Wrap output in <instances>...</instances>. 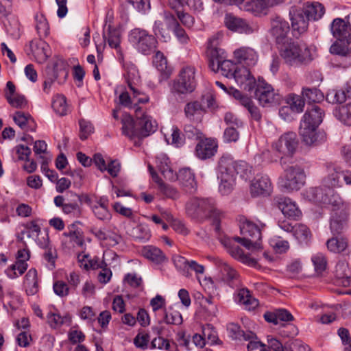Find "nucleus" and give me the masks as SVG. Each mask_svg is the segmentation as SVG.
Segmentation results:
<instances>
[{
	"instance_id": "f257e3e1",
	"label": "nucleus",
	"mask_w": 351,
	"mask_h": 351,
	"mask_svg": "<svg viewBox=\"0 0 351 351\" xmlns=\"http://www.w3.org/2000/svg\"><path fill=\"white\" fill-rule=\"evenodd\" d=\"M252 167L246 162L235 161L230 156H223L218 163V176L220 180L219 191L223 195L230 194L236 184L237 176L244 180L250 179Z\"/></svg>"
},
{
	"instance_id": "f03ea898",
	"label": "nucleus",
	"mask_w": 351,
	"mask_h": 351,
	"mask_svg": "<svg viewBox=\"0 0 351 351\" xmlns=\"http://www.w3.org/2000/svg\"><path fill=\"white\" fill-rule=\"evenodd\" d=\"M125 80L128 89L122 90L119 96V104L131 106L132 103H148L149 97L141 89V79L137 67L132 63L125 65Z\"/></svg>"
},
{
	"instance_id": "7ed1b4c3",
	"label": "nucleus",
	"mask_w": 351,
	"mask_h": 351,
	"mask_svg": "<svg viewBox=\"0 0 351 351\" xmlns=\"http://www.w3.org/2000/svg\"><path fill=\"white\" fill-rule=\"evenodd\" d=\"M278 49L282 59L290 66L306 64L313 59L311 49L304 43L287 41L278 46Z\"/></svg>"
},
{
	"instance_id": "20e7f679",
	"label": "nucleus",
	"mask_w": 351,
	"mask_h": 351,
	"mask_svg": "<svg viewBox=\"0 0 351 351\" xmlns=\"http://www.w3.org/2000/svg\"><path fill=\"white\" fill-rule=\"evenodd\" d=\"M186 210L189 215L195 218H213L215 223V230L219 229V223L221 213L215 207L213 199L192 198L186 203Z\"/></svg>"
},
{
	"instance_id": "39448f33",
	"label": "nucleus",
	"mask_w": 351,
	"mask_h": 351,
	"mask_svg": "<svg viewBox=\"0 0 351 351\" xmlns=\"http://www.w3.org/2000/svg\"><path fill=\"white\" fill-rule=\"evenodd\" d=\"M317 202L326 205L330 209V216L349 219L350 204L343 200L334 190H317Z\"/></svg>"
},
{
	"instance_id": "423d86ee",
	"label": "nucleus",
	"mask_w": 351,
	"mask_h": 351,
	"mask_svg": "<svg viewBox=\"0 0 351 351\" xmlns=\"http://www.w3.org/2000/svg\"><path fill=\"white\" fill-rule=\"evenodd\" d=\"M306 174L302 167L292 165L286 168L279 178V184L287 192L298 191L305 184Z\"/></svg>"
},
{
	"instance_id": "0eeeda50",
	"label": "nucleus",
	"mask_w": 351,
	"mask_h": 351,
	"mask_svg": "<svg viewBox=\"0 0 351 351\" xmlns=\"http://www.w3.org/2000/svg\"><path fill=\"white\" fill-rule=\"evenodd\" d=\"M240 231L243 237H236V239L241 245L248 250L259 249L261 247L258 241L261 239V229L258 225L246 219L241 222Z\"/></svg>"
},
{
	"instance_id": "6e6552de",
	"label": "nucleus",
	"mask_w": 351,
	"mask_h": 351,
	"mask_svg": "<svg viewBox=\"0 0 351 351\" xmlns=\"http://www.w3.org/2000/svg\"><path fill=\"white\" fill-rule=\"evenodd\" d=\"M195 86V69L186 66L180 71L178 79L173 82L171 90L173 94H187L193 92Z\"/></svg>"
},
{
	"instance_id": "1a4fd4ad",
	"label": "nucleus",
	"mask_w": 351,
	"mask_h": 351,
	"mask_svg": "<svg viewBox=\"0 0 351 351\" xmlns=\"http://www.w3.org/2000/svg\"><path fill=\"white\" fill-rule=\"evenodd\" d=\"M254 88L255 98L264 107L278 104L281 99L278 91L262 78L258 79Z\"/></svg>"
},
{
	"instance_id": "9d476101",
	"label": "nucleus",
	"mask_w": 351,
	"mask_h": 351,
	"mask_svg": "<svg viewBox=\"0 0 351 351\" xmlns=\"http://www.w3.org/2000/svg\"><path fill=\"white\" fill-rule=\"evenodd\" d=\"M129 39L136 48L144 54H149L156 47V39L146 30L136 28L131 31Z\"/></svg>"
},
{
	"instance_id": "9b49d317",
	"label": "nucleus",
	"mask_w": 351,
	"mask_h": 351,
	"mask_svg": "<svg viewBox=\"0 0 351 351\" xmlns=\"http://www.w3.org/2000/svg\"><path fill=\"white\" fill-rule=\"evenodd\" d=\"M140 103H132L131 106H125L134 110L139 128L140 138L147 137L155 132L157 128V123L153 118L147 114L143 109L138 106Z\"/></svg>"
},
{
	"instance_id": "f8f14e48",
	"label": "nucleus",
	"mask_w": 351,
	"mask_h": 351,
	"mask_svg": "<svg viewBox=\"0 0 351 351\" xmlns=\"http://www.w3.org/2000/svg\"><path fill=\"white\" fill-rule=\"evenodd\" d=\"M343 180L345 183L350 186L351 183V171H338L333 170L323 180L324 188L313 189L311 190L312 193L315 194V198L317 201V190H333L334 188L341 187Z\"/></svg>"
},
{
	"instance_id": "ddd939ff",
	"label": "nucleus",
	"mask_w": 351,
	"mask_h": 351,
	"mask_svg": "<svg viewBox=\"0 0 351 351\" xmlns=\"http://www.w3.org/2000/svg\"><path fill=\"white\" fill-rule=\"evenodd\" d=\"M237 243H240L238 240L236 239V237L232 238L224 237L221 239V243L231 256L248 265L255 266L257 263L256 261L250 257L247 254H245Z\"/></svg>"
},
{
	"instance_id": "4468645a",
	"label": "nucleus",
	"mask_w": 351,
	"mask_h": 351,
	"mask_svg": "<svg viewBox=\"0 0 351 351\" xmlns=\"http://www.w3.org/2000/svg\"><path fill=\"white\" fill-rule=\"evenodd\" d=\"M224 23L228 29L241 34H251L258 30V27L256 24L249 23L232 14H227L226 15Z\"/></svg>"
},
{
	"instance_id": "2eb2a0df",
	"label": "nucleus",
	"mask_w": 351,
	"mask_h": 351,
	"mask_svg": "<svg viewBox=\"0 0 351 351\" xmlns=\"http://www.w3.org/2000/svg\"><path fill=\"white\" fill-rule=\"evenodd\" d=\"M178 22L175 16L169 12L164 13L163 21H156L153 29L156 36H160L165 41L171 38L170 30H173L178 27Z\"/></svg>"
},
{
	"instance_id": "dca6fc26",
	"label": "nucleus",
	"mask_w": 351,
	"mask_h": 351,
	"mask_svg": "<svg viewBox=\"0 0 351 351\" xmlns=\"http://www.w3.org/2000/svg\"><path fill=\"white\" fill-rule=\"evenodd\" d=\"M298 145L297 136L294 132L282 134L274 144V149L279 153L289 156L294 153Z\"/></svg>"
},
{
	"instance_id": "f3484780",
	"label": "nucleus",
	"mask_w": 351,
	"mask_h": 351,
	"mask_svg": "<svg viewBox=\"0 0 351 351\" xmlns=\"http://www.w3.org/2000/svg\"><path fill=\"white\" fill-rule=\"evenodd\" d=\"M232 78L241 88L248 92L254 89L257 84V81L250 69L243 65H240L237 68V71H234V75Z\"/></svg>"
},
{
	"instance_id": "a211bd4d",
	"label": "nucleus",
	"mask_w": 351,
	"mask_h": 351,
	"mask_svg": "<svg viewBox=\"0 0 351 351\" xmlns=\"http://www.w3.org/2000/svg\"><path fill=\"white\" fill-rule=\"evenodd\" d=\"M292 30L295 36H300L306 32L308 21L302 10L291 7L289 10Z\"/></svg>"
},
{
	"instance_id": "6ab92c4d",
	"label": "nucleus",
	"mask_w": 351,
	"mask_h": 351,
	"mask_svg": "<svg viewBox=\"0 0 351 351\" xmlns=\"http://www.w3.org/2000/svg\"><path fill=\"white\" fill-rule=\"evenodd\" d=\"M272 184L268 176L258 174L252 180L250 193L253 197L265 196L271 193Z\"/></svg>"
},
{
	"instance_id": "aec40b11",
	"label": "nucleus",
	"mask_w": 351,
	"mask_h": 351,
	"mask_svg": "<svg viewBox=\"0 0 351 351\" xmlns=\"http://www.w3.org/2000/svg\"><path fill=\"white\" fill-rule=\"evenodd\" d=\"M317 128L306 126V123L300 124V134L302 142L308 146H317L325 141L324 134L317 132Z\"/></svg>"
},
{
	"instance_id": "412c9836",
	"label": "nucleus",
	"mask_w": 351,
	"mask_h": 351,
	"mask_svg": "<svg viewBox=\"0 0 351 351\" xmlns=\"http://www.w3.org/2000/svg\"><path fill=\"white\" fill-rule=\"evenodd\" d=\"M289 31V25L284 19L276 17L271 21V34L279 46L288 41L287 35Z\"/></svg>"
},
{
	"instance_id": "4be33fe9",
	"label": "nucleus",
	"mask_w": 351,
	"mask_h": 351,
	"mask_svg": "<svg viewBox=\"0 0 351 351\" xmlns=\"http://www.w3.org/2000/svg\"><path fill=\"white\" fill-rule=\"evenodd\" d=\"M86 202L90 204L92 211L98 219L109 221L111 219V213L108 208L109 201L106 197H101L94 203L86 197Z\"/></svg>"
},
{
	"instance_id": "5701e85b",
	"label": "nucleus",
	"mask_w": 351,
	"mask_h": 351,
	"mask_svg": "<svg viewBox=\"0 0 351 351\" xmlns=\"http://www.w3.org/2000/svg\"><path fill=\"white\" fill-rule=\"evenodd\" d=\"M217 150V143L210 138L201 140L195 147V155L201 160H206L213 157Z\"/></svg>"
},
{
	"instance_id": "b1692460",
	"label": "nucleus",
	"mask_w": 351,
	"mask_h": 351,
	"mask_svg": "<svg viewBox=\"0 0 351 351\" xmlns=\"http://www.w3.org/2000/svg\"><path fill=\"white\" fill-rule=\"evenodd\" d=\"M234 57L239 62L248 66H254L256 64L258 56L257 52L252 47H241L234 51Z\"/></svg>"
},
{
	"instance_id": "393cba45",
	"label": "nucleus",
	"mask_w": 351,
	"mask_h": 351,
	"mask_svg": "<svg viewBox=\"0 0 351 351\" xmlns=\"http://www.w3.org/2000/svg\"><path fill=\"white\" fill-rule=\"evenodd\" d=\"M324 115V111L319 106L313 105L304 113L300 124L306 123V126L318 128L323 121Z\"/></svg>"
},
{
	"instance_id": "a878e982",
	"label": "nucleus",
	"mask_w": 351,
	"mask_h": 351,
	"mask_svg": "<svg viewBox=\"0 0 351 351\" xmlns=\"http://www.w3.org/2000/svg\"><path fill=\"white\" fill-rule=\"evenodd\" d=\"M277 205L282 214L287 218L296 220L301 216L302 213L298 206L290 198H278Z\"/></svg>"
},
{
	"instance_id": "bb28decb",
	"label": "nucleus",
	"mask_w": 351,
	"mask_h": 351,
	"mask_svg": "<svg viewBox=\"0 0 351 351\" xmlns=\"http://www.w3.org/2000/svg\"><path fill=\"white\" fill-rule=\"evenodd\" d=\"M176 178L179 180L180 185L186 193H193L196 191L197 184L195 174L189 168L180 169Z\"/></svg>"
},
{
	"instance_id": "cd10ccee",
	"label": "nucleus",
	"mask_w": 351,
	"mask_h": 351,
	"mask_svg": "<svg viewBox=\"0 0 351 351\" xmlns=\"http://www.w3.org/2000/svg\"><path fill=\"white\" fill-rule=\"evenodd\" d=\"M156 165L158 170L164 178L169 181L176 179L177 174L173 170L169 158L165 154H159L156 157Z\"/></svg>"
},
{
	"instance_id": "c85d7f7f",
	"label": "nucleus",
	"mask_w": 351,
	"mask_h": 351,
	"mask_svg": "<svg viewBox=\"0 0 351 351\" xmlns=\"http://www.w3.org/2000/svg\"><path fill=\"white\" fill-rule=\"evenodd\" d=\"M283 1L284 0H248L245 6H242L241 9L255 14H259L268 8L282 3Z\"/></svg>"
},
{
	"instance_id": "c756f323",
	"label": "nucleus",
	"mask_w": 351,
	"mask_h": 351,
	"mask_svg": "<svg viewBox=\"0 0 351 351\" xmlns=\"http://www.w3.org/2000/svg\"><path fill=\"white\" fill-rule=\"evenodd\" d=\"M334 273L338 284L343 287L351 286V269L346 262H338L335 266Z\"/></svg>"
},
{
	"instance_id": "7c9ffc66",
	"label": "nucleus",
	"mask_w": 351,
	"mask_h": 351,
	"mask_svg": "<svg viewBox=\"0 0 351 351\" xmlns=\"http://www.w3.org/2000/svg\"><path fill=\"white\" fill-rule=\"evenodd\" d=\"M185 117L191 121H200L205 112L204 106L199 101L187 103L184 108Z\"/></svg>"
},
{
	"instance_id": "2f4dec72",
	"label": "nucleus",
	"mask_w": 351,
	"mask_h": 351,
	"mask_svg": "<svg viewBox=\"0 0 351 351\" xmlns=\"http://www.w3.org/2000/svg\"><path fill=\"white\" fill-rule=\"evenodd\" d=\"M149 171L152 175L154 181L158 184V189L161 193H162L167 197L171 199H177L179 197L180 194L178 190L168 184H166L162 180L158 177V174L154 169L152 165L148 166Z\"/></svg>"
},
{
	"instance_id": "473e14b6",
	"label": "nucleus",
	"mask_w": 351,
	"mask_h": 351,
	"mask_svg": "<svg viewBox=\"0 0 351 351\" xmlns=\"http://www.w3.org/2000/svg\"><path fill=\"white\" fill-rule=\"evenodd\" d=\"M49 45L42 38L33 40L30 43V49L36 60L39 63L45 62L48 58L47 50Z\"/></svg>"
},
{
	"instance_id": "72a5a7b5",
	"label": "nucleus",
	"mask_w": 351,
	"mask_h": 351,
	"mask_svg": "<svg viewBox=\"0 0 351 351\" xmlns=\"http://www.w3.org/2000/svg\"><path fill=\"white\" fill-rule=\"evenodd\" d=\"M13 119L15 123L22 130L25 131H35L36 123L29 114L17 111L14 113Z\"/></svg>"
},
{
	"instance_id": "f704fd0d",
	"label": "nucleus",
	"mask_w": 351,
	"mask_h": 351,
	"mask_svg": "<svg viewBox=\"0 0 351 351\" xmlns=\"http://www.w3.org/2000/svg\"><path fill=\"white\" fill-rule=\"evenodd\" d=\"M122 133L123 134L132 138L134 137L140 138L139 128L138 121L134 122L132 117L129 114L123 115L122 119Z\"/></svg>"
},
{
	"instance_id": "c9c22d12",
	"label": "nucleus",
	"mask_w": 351,
	"mask_h": 351,
	"mask_svg": "<svg viewBox=\"0 0 351 351\" xmlns=\"http://www.w3.org/2000/svg\"><path fill=\"white\" fill-rule=\"evenodd\" d=\"M221 36L217 34L209 38L207 47V55L208 58L214 60L222 61L223 58L224 51L223 49L217 47L219 44V38Z\"/></svg>"
},
{
	"instance_id": "e433bc0d",
	"label": "nucleus",
	"mask_w": 351,
	"mask_h": 351,
	"mask_svg": "<svg viewBox=\"0 0 351 351\" xmlns=\"http://www.w3.org/2000/svg\"><path fill=\"white\" fill-rule=\"evenodd\" d=\"M330 30L333 36L337 38H346L350 34L346 20L341 18H336L332 21Z\"/></svg>"
},
{
	"instance_id": "4c0bfd02",
	"label": "nucleus",
	"mask_w": 351,
	"mask_h": 351,
	"mask_svg": "<svg viewBox=\"0 0 351 351\" xmlns=\"http://www.w3.org/2000/svg\"><path fill=\"white\" fill-rule=\"evenodd\" d=\"M143 256L147 259L160 264L166 260V256L160 249L153 245L145 246L142 250Z\"/></svg>"
},
{
	"instance_id": "58836bf2",
	"label": "nucleus",
	"mask_w": 351,
	"mask_h": 351,
	"mask_svg": "<svg viewBox=\"0 0 351 351\" xmlns=\"http://www.w3.org/2000/svg\"><path fill=\"white\" fill-rule=\"evenodd\" d=\"M338 40L330 48L331 53L341 56H348L351 54V38L349 39L337 38Z\"/></svg>"
},
{
	"instance_id": "ea45409f",
	"label": "nucleus",
	"mask_w": 351,
	"mask_h": 351,
	"mask_svg": "<svg viewBox=\"0 0 351 351\" xmlns=\"http://www.w3.org/2000/svg\"><path fill=\"white\" fill-rule=\"evenodd\" d=\"M303 11L308 19L317 21L323 16L325 13V8L322 3L313 2L307 3Z\"/></svg>"
},
{
	"instance_id": "a19ab883",
	"label": "nucleus",
	"mask_w": 351,
	"mask_h": 351,
	"mask_svg": "<svg viewBox=\"0 0 351 351\" xmlns=\"http://www.w3.org/2000/svg\"><path fill=\"white\" fill-rule=\"evenodd\" d=\"M130 236L135 240L145 242L151 237V232L147 225L141 223L128 230Z\"/></svg>"
},
{
	"instance_id": "79ce46f5",
	"label": "nucleus",
	"mask_w": 351,
	"mask_h": 351,
	"mask_svg": "<svg viewBox=\"0 0 351 351\" xmlns=\"http://www.w3.org/2000/svg\"><path fill=\"white\" fill-rule=\"evenodd\" d=\"M215 265L218 267L221 274V278L224 281L230 282L237 278L238 276L237 271L223 260L217 258L215 260Z\"/></svg>"
},
{
	"instance_id": "37998d69",
	"label": "nucleus",
	"mask_w": 351,
	"mask_h": 351,
	"mask_svg": "<svg viewBox=\"0 0 351 351\" xmlns=\"http://www.w3.org/2000/svg\"><path fill=\"white\" fill-rule=\"evenodd\" d=\"M24 286L29 295H34L38 290L37 271L32 268L25 276Z\"/></svg>"
},
{
	"instance_id": "c03bdc74",
	"label": "nucleus",
	"mask_w": 351,
	"mask_h": 351,
	"mask_svg": "<svg viewBox=\"0 0 351 351\" xmlns=\"http://www.w3.org/2000/svg\"><path fill=\"white\" fill-rule=\"evenodd\" d=\"M40 232V227L37 221L34 220L27 223L24 226V229L19 234L18 239L23 240L25 237L35 239Z\"/></svg>"
},
{
	"instance_id": "a18cd8bd",
	"label": "nucleus",
	"mask_w": 351,
	"mask_h": 351,
	"mask_svg": "<svg viewBox=\"0 0 351 351\" xmlns=\"http://www.w3.org/2000/svg\"><path fill=\"white\" fill-rule=\"evenodd\" d=\"M334 114L343 125L351 126V102L337 108Z\"/></svg>"
},
{
	"instance_id": "49530a36",
	"label": "nucleus",
	"mask_w": 351,
	"mask_h": 351,
	"mask_svg": "<svg viewBox=\"0 0 351 351\" xmlns=\"http://www.w3.org/2000/svg\"><path fill=\"white\" fill-rule=\"evenodd\" d=\"M51 106L54 112L60 116H64L69 112L66 99L63 95L58 94L55 95L52 99Z\"/></svg>"
},
{
	"instance_id": "de8ad7c7",
	"label": "nucleus",
	"mask_w": 351,
	"mask_h": 351,
	"mask_svg": "<svg viewBox=\"0 0 351 351\" xmlns=\"http://www.w3.org/2000/svg\"><path fill=\"white\" fill-rule=\"evenodd\" d=\"M53 71V79H48L45 80L43 84V90L47 93H49V90L53 81L58 77L60 73L64 75V77H66L68 74L67 71H66V64L63 60L57 61V62L54 64Z\"/></svg>"
},
{
	"instance_id": "09e8293b",
	"label": "nucleus",
	"mask_w": 351,
	"mask_h": 351,
	"mask_svg": "<svg viewBox=\"0 0 351 351\" xmlns=\"http://www.w3.org/2000/svg\"><path fill=\"white\" fill-rule=\"evenodd\" d=\"M326 245L330 252L340 253L348 247V242L345 237H332L327 241Z\"/></svg>"
},
{
	"instance_id": "8fccbe9b",
	"label": "nucleus",
	"mask_w": 351,
	"mask_h": 351,
	"mask_svg": "<svg viewBox=\"0 0 351 351\" xmlns=\"http://www.w3.org/2000/svg\"><path fill=\"white\" fill-rule=\"evenodd\" d=\"M237 296L239 302L244 304L249 310L253 309L258 305V300L250 295L247 289H240Z\"/></svg>"
},
{
	"instance_id": "3c124183",
	"label": "nucleus",
	"mask_w": 351,
	"mask_h": 351,
	"mask_svg": "<svg viewBox=\"0 0 351 351\" xmlns=\"http://www.w3.org/2000/svg\"><path fill=\"white\" fill-rule=\"evenodd\" d=\"M311 261L314 269L317 275H322L326 270L328 262L326 256L321 252L313 254L311 256Z\"/></svg>"
},
{
	"instance_id": "603ef678",
	"label": "nucleus",
	"mask_w": 351,
	"mask_h": 351,
	"mask_svg": "<svg viewBox=\"0 0 351 351\" xmlns=\"http://www.w3.org/2000/svg\"><path fill=\"white\" fill-rule=\"evenodd\" d=\"M228 330L231 337L234 339H243L245 341H250L255 337L254 333L252 332L245 333L244 331L241 330L239 326L234 324H230L228 327Z\"/></svg>"
},
{
	"instance_id": "864d4df0",
	"label": "nucleus",
	"mask_w": 351,
	"mask_h": 351,
	"mask_svg": "<svg viewBox=\"0 0 351 351\" xmlns=\"http://www.w3.org/2000/svg\"><path fill=\"white\" fill-rule=\"evenodd\" d=\"M36 21V29L40 38L47 37L49 34L48 22L43 14L37 13L34 16Z\"/></svg>"
},
{
	"instance_id": "5fc2aeb1",
	"label": "nucleus",
	"mask_w": 351,
	"mask_h": 351,
	"mask_svg": "<svg viewBox=\"0 0 351 351\" xmlns=\"http://www.w3.org/2000/svg\"><path fill=\"white\" fill-rule=\"evenodd\" d=\"M349 219L330 216V229L333 235L339 234L347 229Z\"/></svg>"
},
{
	"instance_id": "6e6d98bb",
	"label": "nucleus",
	"mask_w": 351,
	"mask_h": 351,
	"mask_svg": "<svg viewBox=\"0 0 351 351\" xmlns=\"http://www.w3.org/2000/svg\"><path fill=\"white\" fill-rule=\"evenodd\" d=\"M293 236L300 243H307L311 237L308 228L304 224H295L293 232Z\"/></svg>"
},
{
	"instance_id": "4d7b16f0",
	"label": "nucleus",
	"mask_w": 351,
	"mask_h": 351,
	"mask_svg": "<svg viewBox=\"0 0 351 351\" xmlns=\"http://www.w3.org/2000/svg\"><path fill=\"white\" fill-rule=\"evenodd\" d=\"M287 104L295 113H300L303 111L304 107V100L301 96L294 94H290L287 97Z\"/></svg>"
},
{
	"instance_id": "13d9d810",
	"label": "nucleus",
	"mask_w": 351,
	"mask_h": 351,
	"mask_svg": "<svg viewBox=\"0 0 351 351\" xmlns=\"http://www.w3.org/2000/svg\"><path fill=\"white\" fill-rule=\"evenodd\" d=\"M27 264L24 262L16 261L5 269V272L10 278H16L21 276L27 269Z\"/></svg>"
},
{
	"instance_id": "bf43d9fd",
	"label": "nucleus",
	"mask_w": 351,
	"mask_h": 351,
	"mask_svg": "<svg viewBox=\"0 0 351 351\" xmlns=\"http://www.w3.org/2000/svg\"><path fill=\"white\" fill-rule=\"evenodd\" d=\"M166 141L168 143L174 145L176 147L182 146L184 143V138L181 131L177 126H173L171 129V135L169 138L166 136Z\"/></svg>"
},
{
	"instance_id": "052dcab7",
	"label": "nucleus",
	"mask_w": 351,
	"mask_h": 351,
	"mask_svg": "<svg viewBox=\"0 0 351 351\" xmlns=\"http://www.w3.org/2000/svg\"><path fill=\"white\" fill-rule=\"evenodd\" d=\"M173 264L176 269L186 277L191 276L189 271V263L184 257L180 255H174L172 257Z\"/></svg>"
},
{
	"instance_id": "680f3d73",
	"label": "nucleus",
	"mask_w": 351,
	"mask_h": 351,
	"mask_svg": "<svg viewBox=\"0 0 351 351\" xmlns=\"http://www.w3.org/2000/svg\"><path fill=\"white\" fill-rule=\"evenodd\" d=\"M326 100L330 104H341L346 101V92L343 90H330L326 94Z\"/></svg>"
},
{
	"instance_id": "e2e57ef3",
	"label": "nucleus",
	"mask_w": 351,
	"mask_h": 351,
	"mask_svg": "<svg viewBox=\"0 0 351 351\" xmlns=\"http://www.w3.org/2000/svg\"><path fill=\"white\" fill-rule=\"evenodd\" d=\"M239 66L231 60H223L221 63V73L228 78H232L234 75V71H237Z\"/></svg>"
},
{
	"instance_id": "0e129e2a",
	"label": "nucleus",
	"mask_w": 351,
	"mask_h": 351,
	"mask_svg": "<svg viewBox=\"0 0 351 351\" xmlns=\"http://www.w3.org/2000/svg\"><path fill=\"white\" fill-rule=\"evenodd\" d=\"M304 99L311 102H318L324 98L322 93L316 88H306L302 90Z\"/></svg>"
},
{
	"instance_id": "69168bd1",
	"label": "nucleus",
	"mask_w": 351,
	"mask_h": 351,
	"mask_svg": "<svg viewBox=\"0 0 351 351\" xmlns=\"http://www.w3.org/2000/svg\"><path fill=\"white\" fill-rule=\"evenodd\" d=\"M104 38L112 48L119 49L121 42V35L118 30L113 29H110L107 35H104Z\"/></svg>"
},
{
	"instance_id": "338daca9",
	"label": "nucleus",
	"mask_w": 351,
	"mask_h": 351,
	"mask_svg": "<svg viewBox=\"0 0 351 351\" xmlns=\"http://www.w3.org/2000/svg\"><path fill=\"white\" fill-rule=\"evenodd\" d=\"M269 244L278 253H284L289 248V242L278 237H272L269 240Z\"/></svg>"
},
{
	"instance_id": "774afa93",
	"label": "nucleus",
	"mask_w": 351,
	"mask_h": 351,
	"mask_svg": "<svg viewBox=\"0 0 351 351\" xmlns=\"http://www.w3.org/2000/svg\"><path fill=\"white\" fill-rule=\"evenodd\" d=\"M6 99L8 103L16 108H24L27 106V101L23 95L15 94L6 95Z\"/></svg>"
}]
</instances>
